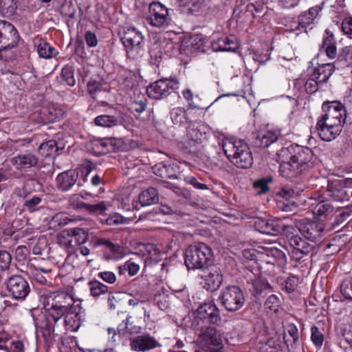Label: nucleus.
<instances>
[{"instance_id": "nucleus-1", "label": "nucleus", "mask_w": 352, "mask_h": 352, "mask_svg": "<svg viewBox=\"0 0 352 352\" xmlns=\"http://www.w3.org/2000/svg\"><path fill=\"white\" fill-rule=\"evenodd\" d=\"M280 174L293 179L313 166L314 153L311 148L298 144L283 147L277 153Z\"/></svg>"}, {"instance_id": "nucleus-2", "label": "nucleus", "mask_w": 352, "mask_h": 352, "mask_svg": "<svg viewBox=\"0 0 352 352\" xmlns=\"http://www.w3.org/2000/svg\"><path fill=\"white\" fill-rule=\"evenodd\" d=\"M221 320L220 312L214 302L211 300L199 305V349L206 352H223L222 338L215 327L210 325Z\"/></svg>"}, {"instance_id": "nucleus-3", "label": "nucleus", "mask_w": 352, "mask_h": 352, "mask_svg": "<svg viewBox=\"0 0 352 352\" xmlns=\"http://www.w3.org/2000/svg\"><path fill=\"white\" fill-rule=\"evenodd\" d=\"M120 40L127 57L135 59L140 56L144 44V38L141 32L135 28H129L124 30Z\"/></svg>"}, {"instance_id": "nucleus-4", "label": "nucleus", "mask_w": 352, "mask_h": 352, "mask_svg": "<svg viewBox=\"0 0 352 352\" xmlns=\"http://www.w3.org/2000/svg\"><path fill=\"white\" fill-rule=\"evenodd\" d=\"M179 89V82L175 78H162L150 84L146 88L148 96L160 100Z\"/></svg>"}, {"instance_id": "nucleus-5", "label": "nucleus", "mask_w": 352, "mask_h": 352, "mask_svg": "<svg viewBox=\"0 0 352 352\" xmlns=\"http://www.w3.org/2000/svg\"><path fill=\"white\" fill-rule=\"evenodd\" d=\"M7 295L14 300H24L30 292L28 282L21 275H12L5 282Z\"/></svg>"}, {"instance_id": "nucleus-6", "label": "nucleus", "mask_w": 352, "mask_h": 352, "mask_svg": "<svg viewBox=\"0 0 352 352\" xmlns=\"http://www.w3.org/2000/svg\"><path fill=\"white\" fill-rule=\"evenodd\" d=\"M221 302L228 311H236L244 305L243 291L238 286H228L221 292Z\"/></svg>"}, {"instance_id": "nucleus-7", "label": "nucleus", "mask_w": 352, "mask_h": 352, "mask_svg": "<svg viewBox=\"0 0 352 352\" xmlns=\"http://www.w3.org/2000/svg\"><path fill=\"white\" fill-rule=\"evenodd\" d=\"M323 114L320 117L331 122L339 124L345 123L346 110L343 104L340 101H327L322 106Z\"/></svg>"}, {"instance_id": "nucleus-8", "label": "nucleus", "mask_w": 352, "mask_h": 352, "mask_svg": "<svg viewBox=\"0 0 352 352\" xmlns=\"http://www.w3.org/2000/svg\"><path fill=\"white\" fill-rule=\"evenodd\" d=\"M352 186V178H346L342 183L340 180H335L328 183L327 196L336 201H348L350 193L347 188Z\"/></svg>"}, {"instance_id": "nucleus-9", "label": "nucleus", "mask_w": 352, "mask_h": 352, "mask_svg": "<svg viewBox=\"0 0 352 352\" xmlns=\"http://www.w3.org/2000/svg\"><path fill=\"white\" fill-rule=\"evenodd\" d=\"M19 39V32L12 24L6 21H0V52L12 48Z\"/></svg>"}, {"instance_id": "nucleus-10", "label": "nucleus", "mask_w": 352, "mask_h": 352, "mask_svg": "<svg viewBox=\"0 0 352 352\" xmlns=\"http://www.w3.org/2000/svg\"><path fill=\"white\" fill-rule=\"evenodd\" d=\"M298 230L305 239L314 242L321 239L324 234V226L318 221L302 219L299 223Z\"/></svg>"}, {"instance_id": "nucleus-11", "label": "nucleus", "mask_w": 352, "mask_h": 352, "mask_svg": "<svg viewBox=\"0 0 352 352\" xmlns=\"http://www.w3.org/2000/svg\"><path fill=\"white\" fill-rule=\"evenodd\" d=\"M253 223L256 230L272 236L278 235L289 228L283 224L280 220L274 219L256 217L254 219Z\"/></svg>"}, {"instance_id": "nucleus-12", "label": "nucleus", "mask_w": 352, "mask_h": 352, "mask_svg": "<svg viewBox=\"0 0 352 352\" xmlns=\"http://www.w3.org/2000/svg\"><path fill=\"white\" fill-rule=\"evenodd\" d=\"M342 124L331 122L325 119L319 118L316 129L320 138L326 142L335 140L342 132Z\"/></svg>"}, {"instance_id": "nucleus-13", "label": "nucleus", "mask_w": 352, "mask_h": 352, "mask_svg": "<svg viewBox=\"0 0 352 352\" xmlns=\"http://www.w3.org/2000/svg\"><path fill=\"white\" fill-rule=\"evenodd\" d=\"M130 348L137 352H146L155 348L161 347L162 344L149 333L138 335L130 340Z\"/></svg>"}, {"instance_id": "nucleus-14", "label": "nucleus", "mask_w": 352, "mask_h": 352, "mask_svg": "<svg viewBox=\"0 0 352 352\" xmlns=\"http://www.w3.org/2000/svg\"><path fill=\"white\" fill-rule=\"evenodd\" d=\"M148 21L155 27H162L168 23V9L160 2H152L149 6Z\"/></svg>"}, {"instance_id": "nucleus-15", "label": "nucleus", "mask_w": 352, "mask_h": 352, "mask_svg": "<svg viewBox=\"0 0 352 352\" xmlns=\"http://www.w3.org/2000/svg\"><path fill=\"white\" fill-rule=\"evenodd\" d=\"M199 277L201 280L199 281V285H202L204 289L210 292L217 289L222 280L216 267L199 270Z\"/></svg>"}, {"instance_id": "nucleus-16", "label": "nucleus", "mask_w": 352, "mask_h": 352, "mask_svg": "<svg viewBox=\"0 0 352 352\" xmlns=\"http://www.w3.org/2000/svg\"><path fill=\"white\" fill-rule=\"evenodd\" d=\"M78 171L70 169L59 173L56 178V188L58 190L65 192L71 190L76 184L78 186L82 184L78 182Z\"/></svg>"}, {"instance_id": "nucleus-17", "label": "nucleus", "mask_w": 352, "mask_h": 352, "mask_svg": "<svg viewBox=\"0 0 352 352\" xmlns=\"http://www.w3.org/2000/svg\"><path fill=\"white\" fill-rule=\"evenodd\" d=\"M10 162L16 169L26 172L28 169L37 166L38 158L33 153L27 151L14 156L10 159Z\"/></svg>"}, {"instance_id": "nucleus-18", "label": "nucleus", "mask_w": 352, "mask_h": 352, "mask_svg": "<svg viewBox=\"0 0 352 352\" xmlns=\"http://www.w3.org/2000/svg\"><path fill=\"white\" fill-rule=\"evenodd\" d=\"M45 301L47 305H53L70 311L76 307L72 296L65 292H50L46 294Z\"/></svg>"}, {"instance_id": "nucleus-19", "label": "nucleus", "mask_w": 352, "mask_h": 352, "mask_svg": "<svg viewBox=\"0 0 352 352\" xmlns=\"http://www.w3.org/2000/svg\"><path fill=\"white\" fill-rule=\"evenodd\" d=\"M222 147L223 151L230 160L245 151L248 145L244 140L236 138H226L223 140Z\"/></svg>"}, {"instance_id": "nucleus-20", "label": "nucleus", "mask_w": 352, "mask_h": 352, "mask_svg": "<svg viewBox=\"0 0 352 352\" xmlns=\"http://www.w3.org/2000/svg\"><path fill=\"white\" fill-rule=\"evenodd\" d=\"M94 247L102 246L105 250L104 256L107 260L118 259L123 256V249L118 243H113L104 238L97 239L94 241Z\"/></svg>"}, {"instance_id": "nucleus-21", "label": "nucleus", "mask_w": 352, "mask_h": 352, "mask_svg": "<svg viewBox=\"0 0 352 352\" xmlns=\"http://www.w3.org/2000/svg\"><path fill=\"white\" fill-rule=\"evenodd\" d=\"M94 122L96 126L107 128L124 125V114L121 111H118L113 115H100L95 118Z\"/></svg>"}, {"instance_id": "nucleus-22", "label": "nucleus", "mask_w": 352, "mask_h": 352, "mask_svg": "<svg viewBox=\"0 0 352 352\" xmlns=\"http://www.w3.org/2000/svg\"><path fill=\"white\" fill-rule=\"evenodd\" d=\"M320 50L324 52L330 59H334L337 57V42L333 32L329 29L324 31Z\"/></svg>"}, {"instance_id": "nucleus-23", "label": "nucleus", "mask_w": 352, "mask_h": 352, "mask_svg": "<svg viewBox=\"0 0 352 352\" xmlns=\"http://www.w3.org/2000/svg\"><path fill=\"white\" fill-rule=\"evenodd\" d=\"M322 8V6L320 5L316 6L309 8L307 12L300 14L298 18V24L296 29L304 30L307 32V29L313 24Z\"/></svg>"}, {"instance_id": "nucleus-24", "label": "nucleus", "mask_w": 352, "mask_h": 352, "mask_svg": "<svg viewBox=\"0 0 352 352\" xmlns=\"http://www.w3.org/2000/svg\"><path fill=\"white\" fill-rule=\"evenodd\" d=\"M51 272V269L36 267L33 264H28L25 271L31 279L41 285H45L47 283V278Z\"/></svg>"}, {"instance_id": "nucleus-25", "label": "nucleus", "mask_w": 352, "mask_h": 352, "mask_svg": "<svg viewBox=\"0 0 352 352\" xmlns=\"http://www.w3.org/2000/svg\"><path fill=\"white\" fill-rule=\"evenodd\" d=\"M211 267H215L212 250L205 243L199 241V270Z\"/></svg>"}, {"instance_id": "nucleus-26", "label": "nucleus", "mask_w": 352, "mask_h": 352, "mask_svg": "<svg viewBox=\"0 0 352 352\" xmlns=\"http://www.w3.org/2000/svg\"><path fill=\"white\" fill-rule=\"evenodd\" d=\"M279 135V133L272 131H261L254 137L253 144L256 147L266 148L277 141Z\"/></svg>"}, {"instance_id": "nucleus-27", "label": "nucleus", "mask_w": 352, "mask_h": 352, "mask_svg": "<svg viewBox=\"0 0 352 352\" xmlns=\"http://www.w3.org/2000/svg\"><path fill=\"white\" fill-rule=\"evenodd\" d=\"M335 70L333 63H326L318 65L314 69L311 75L322 84L326 83Z\"/></svg>"}, {"instance_id": "nucleus-28", "label": "nucleus", "mask_w": 352, "mask_h": 352, "mask_svg": "<svg viewBox=\"0 0 352 352\" xmlns=\"http://www.w3.org/2000/svg\"><path fill=\"white\" fill-rule=\"evenodd\" d=\"M281 344L282 341L279 337H272L265 341H258L257 349L259 352H280Z\"/></svg>"}, {"instance_id": "nucleus-29", "label": "nucleus", "mask_w": 352, "mask_h": 352, "mask_svg": "<svg viewBox=\"0 0 352 352\" xmlns=\"http://www.w3.org/2000/svg\"><path fill=\"white\" fill-rule=\"evenodd\" d=\"M238 168H248L253 164V157L249 146L236 157L229 160Z\"/></svg>"}, {"instance_id": "nucleus-30", "label": "nucleus", "mask_w": 352, "mask_h": 352, "mask_svg": "<svg viewBox=\"0 0 352 352\" xmlns=\"http://www.w3.org/2000/svg\"><path fill=\"white\" fill-rule=\"evenodd\" d=\"M139 202L142 206L155 204L158 202L159 194L155 188L150 187L139 195Z\"/></svg>"}, {"instance_id": "nucleus-31", "label": "nucleus", "mask_w": 352, "mask_h": 352, "mask_svg": "<svg viewBox=\"0 0 352 352\" xmlns=\"http://www.w3.org/2000/svg\"><path fill=\"white\" fill-rule=\"evenodd\" d=\"M260 270L255 259L251 258L245 264L243 270V276L246 278L248 283H252L260 276Z\"/></svg>"}, {"instance_id": "nucleus-32", "label": "nucleus", "mask_w": 352, "mask_h": 352, "mask_svg": "<svg viewBox=\"0 0 352 352\" xmlns=\"http://www.w3.org/2000/svg\"><path fill=\"white\" fill-rule=\"evenodd\" d=\"M288 241L291 248H294L302 251L304 254H310L314 250V246L305 239H302L298 235H293L288 239Z\"/></svg>"}, {"instance_id": "nucleus-33", "label": "nucleus", "mask_w": 352, "mask_h": 352, "mask_svg": "<svg viewBox=\"0 0 352 352\" xmlns=\"http://www.w3.org/2000/svg\"><path fill=\"white\" fill-rule=\"evenodd\" d=\"M179 12L187 16H195L198 12V0H177Z\"/></svg>"}, {"instance_id": "nucleus-34", "label": "nucleus", "mask_w": 352, "mask_h": 352, "mask_svg": "<svg viewBox=\"0 0 352 352\" xmlns=\"http://www.w3.org/2000/svg\"><path fill=\"white\" fill-rule=\"evenodd\" d=\"M37 52L40 57L43 58H51L55 57L58 52L48 43L43 39H39L36 43Z\"/></svg>"}, {"instance_id": "nucleus-35", "label": "nucleus", "mask_w": 352, "mask_h": 352, "mask_svg": "<svg viewBox=\"0 0 352 352\" xmlns=\"http://www.w3.org/2000/svg\"><path fill=\"white\" fill-rule=\"evenodd\" d=\"M65 324L67 329L72 331H76L80 328L81 325L80 316L78 312L77 307L69 311L68 314L66 315Z\"/></svg>"}, {"instance_id": "nucleus-36", "label": "nucleus", "mask_w": 352, "mask_h": 352, "mask_svg": "<svg viewBox=\"0 0 352 352\" xmlns=\"http://www.w3.org/2000/svg\"><path fill=\"white\" fill-rule=\"evenodd\" d=\"M252 294L257 297L266 292H273L272 286L264 278L260 276L251 283Z\"/></svg>"}, {"instance_id": "nucleus-37", "label": "nucleus", "mask_w": 352, "mask_h": 352, "mask_svg": "<svg viewBox=\"0 0 352 352\" xmlns=\"http://www.w3.org/2000/svg\"><path fill=\"white\" fill-rule=\"evenodd\" d=\"M60 149H63V147H60L57 142L54 140L43 142L38 148L39 153L45 157L51 156L53 154L58 155Z\"/></svg>"}, {"instance_id": "nucleus-38", "label": "nucleus", "mask_w": 352, "mask_h": 352, "mask_svg": "<svg viewBox=\"0 0 352 352\" xmlns=\"http://www.w3.org/2000/svg\"><path fill=\"white\" fill-rule=\"evenodd\" d=\"M88 285L90 295L96 299L109 292V287L97 280L89 281Z\"/></svg>"}, {"instance_id": "nucleus-39", "label": "nucleus", "mask_w": 352, "mask_h": 352, "mask_svg": "<svg viewBox=\"0 0 352 352\" xmlns=\"http://www.w3.org/2000/svg\"><path fill=\"white\" fill-rule=\"evenodd\" d=\"M185 264L188 270L198 268V247L189 248L185 252Z\"/></svg>"}, {"instance_id": "nucleus-40", "label": "nucleus", "mask_w": 352, "mask_h": 352, "mask_svg": "<svg viewBox=\"0 0 352 352\" xmlns=\"http://www.w3.org/2000/svg\"><path fill=\"white\" fill-rule=\"evenodd\" d=\"M87 196H91V193L85 192L82 194H73L68 199L69 205L75 210H82L85 211L87 204L82 199L86 200Z\"/></svg>"}, {"instance_id": "nucleus-41", "label": "nucleus", "mask_w": 352, "mask_h": 352, "mask_svg": "<svg viewBox=\"0 0 352 352\" xmlns=\"http://www.w3.org/2000/svg\"><path fill=\"white\" fill-rule=\"evenodd\" d=\"M267 256L274 257L276 265L279 268H284L287 265L286 254L281 250L272 248L267 250Z\"/></svg>"}, {"instance_id": "nucleus-42", "label": "nucleus", "mask_w": 352, "mask_h": 352, "mask_svg": "<svg viewBox=\"0 0 352 352\" xmlns=\"http://www.w3.org/2000/svg\"><path fill=\"white\" fill-rule=\"evenodd\" d=\"M41 113L43 115V120L46 122H54L60 120L63 118L64 112L60 109L51 107L43 109Z\"/></svg>"}, {"instance_id": "nucleus-43", "label": "nucleus", "mask_w": 352, "mask_h": 352, "mask_svg": "<svg viewBox=\"0 0 352 352\" xmlns=\"http://www.w3.org/2000/svg\"><path fill=\"white\" fill-rule=\"evenodd\" d=\"M155 173L160 177L173 179L176 178V173L171 164H160L154 168Z\"/></svg>"}, {"instance_id": "nucleus-44", "label": "nucleus", "mask_w": 352, "mask_h": 352, "mask_svg": "<svg viewBox=\"0 0 352 352\" xmlns=\"http://www.w3.org/2000/svg\"><path fill=\"white\" fill-rule=\"evenodd\" d=\"M337 61L342 67H347L352 64V47L346 46L337 53Z\"/></svg>"}, {"instance_id": "nucleus-45", "label": "nucleus", "mask_w": 352, "mask_h": 352, "mask_svg": "<svg viewBox=\"0 0 352 352\" xmlns=\"http://www.w3.org/2000/svg\"><path fill=\"white\" fill-rule=\"evenodd\" d=\"M56 322L53 318H50V316L46 314L40 322V327L42 329L44 336H50L54 331V327Z\"/></svg>"}, {"instance_id": "nucleus-46", "label": "nucleus", "mask_w": 352, "mask_h": 352, "mask_svg": "<svg viewBox=\"0 0 352 352\" xmlns=\"http://www.w3.org/2000/svg\"><path fill=\"white\" fill-rule=\"evenodd\" d=\"M74 241L73 236H72L70 233V229L63 232L58 237L59 243L65 246L69 253L74 252L75 250L76 244H73Z\"/></svg>"}, {"instance_id": "nucleus-47", "label": "nucleus", "mask_w": 352, "mask_h": 352, "mask_svg": "<svg viewBox=\"0 0 352 352\" xmlns=\"http://www.w3.org/2000/svg\"><path fill=\"white\" fill-rule=\"evenodd\" d=\"M118 270L120 275H124L127 272L129 276H133L139 272L140 265L129 260L124 265L118 266Z\"/></svg>"}, {"instance_id": "nucleus-48", "label": "nucleus", "mask_w": 352, "mask_h": 352, "mask_svg": "<svg viewBox=\"0 0 352 352\" xmlns=\"http://www.w3.org/2000/svg\"><path fill=\"white\" fill-rule=\"evenodd\" d=\"M214 230V222L211 219L207 221L199 219V236L209 238Z\"/></svg>"}, {"instance_id": "nucleus-49", "label": "nucleus", "mask_w": 352, "mask_h": 352, "mask_svg": "<svg viewBox=\"0 0 352 352\" xmlns=\"http://www.w3.org/2000/svg\"><path fill=\"white\" fill-rule=\"evenodd\" d=\"M273 182V177L272 176H267L261 179H256L254 184L253 187L258 190V195L267 192L270 188L268 184Z\"/></svg>"}, {"instance_id": "nucleus-50", "label": "nucleus", "mask_w": 352, "mask_h": 352, "mask_svg": "<svg viewBox=\"0 0 352 352\" xmlns=\"http://www.w3.org/2000/svg\"><path fill=\"white\" fill-rule=\"evenodd\" d=\"M70 233L76 245H80L87 242L89 234L86 230L82 228H75L70 229Z\"/></svg>"}, {"instance_id": "nucleus-51", "label": "nucleus", "mask_w": 352, "mask_h": 352, "mask_svg": "<svg viewBox=\"0 0 352 352\" xmlns=\"http://www.w3.org/2000/svg\"><path fill=\"white\" fill-rule=\"evenodd\" d=\"M61 76L63 80L70 87L74 86V69L72 65L67 64L62 69Z\"/></svg>"}, {"instance_id": "nucleus-52", "label": "nucleus", "mask_w": 352, "mask_h": 352, "mask_svg": "<svg viewBox=\"0 0 352 352\" xmlns=\"http://www.w3.org/2000/svg\"><path fill=\"white\" fill-rule=\"evenodd\" d=\"M50 306L47 310V314L50 316V318H53L55 322H58L63 316L66 318V315L68 314L70 310L63 309L62 307L54 306L53 305H50Z\"/></svg>"}, {"instance_id": "nucleus-53", "label": "nucleus", "mask_w": 352, "mask_h": 352, "mask_svg": "<svg viewBox=\"0 0 352 352\" xmlns=\"http://www.w3.org/2000/svg\"><path fill=\"white\" fill-rule=\"evenodd\" d=\"M283 341L286 345V349L283 352H298L300 350V342L299 338H289L285 333Z\"/></svg>"}, {"instance_id": "nucleus-54", "label": "nucleus", "mask_w": 352, "mask_h": 352, "mask_svg": "<svg viewBox=\"0 0 352 352\" xmlns=\"http://www.w3.org/2000/svg\"><path fill=\"white\" fill-rule=\"evenodd\" d=\"M333 212V207L327 201H322L319 202L314 208V214L322 217L327 216Z\"/></svg>"}, {"instance_id": "nucleus-55", "label": "nucleus", "mask_w": 352, "mask_h": 352, "mask_svg": "<svg viewBox=\"0 0 352 352\" xmlns=\"http://www.w3.org/2000/svg\"><path fill=\"white\" fill-rule=\"evenodd\" d=\"M281 305L280 299L275 294H272L264 303L265 308L274 312H277Z\"/></svg>"}, {"instance_id": "nucleus-56", "label": "nucleus", "mask_w": 352, "mask_h": 352, "mask_svg": "<svg viewBox=\"0 0 352 352\" xmlns=\"http://www.w3.org/2000/svg\"><path fill=\"white\" fill-rule=\"evenodd\" d=\"M87 88L88 94L94 98L96 94L102 91V82L101 80L91 78L87 82Z\"/></svg>"}, {"instance_id": "nucleus-57", "label": "nucleus", "mask_w": 352, "mask_h": 352, "mask_svg": "<svg viewBox=\"0 0 352 352\" xmlns=\"http://www.w3.org/2000/svg\"><path fill=\"white\" fill-rule=\"evenodd\" d=\"M109 206V205L107 204L104 201H100L95 204H87L85 212H87L89 214H102L107 210Z\"/></svg>"}, {"instance_id": "nucleus-58", "label": "nucleus", "mask_w": 352, "mask_h": 352, "mask_svg": "<svg viewBox=\"0 0 352 352\" xmlns=\"http://www.w3.org/2000/svg\"><path fill=\"white\" fill-rule=\"evenodd\" d=\"M69 219L63 213H57L52 217L50 221V227L58 229L68 223Z\"/></svg>"}, {"instance_id": "nucleus-59", "label": "nucleus", "mask_w": 352, "mask_h": 352, "mask_svg": "<svg viewBox=\"0 0 352 352\" xmlns=\"http://www.w3.org/2000/svg\"><path fill=\"white\" fill-rule=\"evenodd\" d=\"M311 340L317 347H321L324 342L323 333L315 325L311 327Z\"/></svg>"}, {"instance_id": "nucleus-60", "label": "nucleus", "mask_w": 352, "mask_h": 352, "mask_svg": "<svg viewBox=\"0 0 352 352\" xmlns=\"http://www.w3.org/2000/svg\"><path fill=\"white\" fill-rule=\"evenodd\" d=\"M41 202V199L38 196H34L31 198H28L23 203L24 210H28L30 212H33L38 210V205Z\"/></svg>"}, {"instance_id": "nucleus-61", "label": "nucleus", "mask_w": 352, "mask_h": 352, "mask_svg": "<svg viewBox=\"0 0 352 352\" xmlns=\"http://www.w3.org/2000/svg\"><path fill=\"white\" fill-rule=\"evenodd\" d=\"M170 118L175 124H180L186 122L184 110L179 107L174 108L170 111Z\"/></svg>"}, {"instance_id": "nucleus-62", "label": "nucleus", "mask_w": 352, "mask_h": 352, "mask_svg": "<svg viewBox=\"0 0 352 352\" xmlns=\"http://www.w3.org/2000/svg\"><path fill=\"white\" fill-rule=\"evenodd\" d=\"M340 292L346 299L352 300V278L342 281L340 285Z\"/></svg>"}, {"instance_id": "nucleus-63", "label": "nucleus", "mask_w": 352, "mask_h": 352, "mask_svg": "<svg viewBox=\"0 0 352 352\" xmlns=\"http://www.w3.org/2000/svg\"><path fill=\"white\" fill-rule=\"evenodd\" d=\"M29 250L25 245L18 246L15 250V258L19 263H24L28 260Z\"/></svg>"}, {"instance_id": "nucleus-64", "label": "nucleus", "mask_w": 352, "mask_h": 352, "mask_svg": "<svg viewBox=\"0 0 352 352\" xmlns=\"http://www.w3.org/2000/svg\"><path fill=\"white\" fill-rule=\"evenodd\" d=\"M322 85L318 82V80L314 78V76L311 74L309 78L306 81L305 84V89L307 94H311L316 92L318 89V86Z\"/></svg>"}]
</instances>
